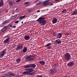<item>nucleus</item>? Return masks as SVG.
Masks as SVG:
<instances>
[{"instance_id":"nucleus-53","label":"nucleus","mask_w":77,"mask_h":77,"mask_svg":"<svg viewBox=\"0 0 77 77\" xmlns=\"http://www.w3.org/2000/svg\"><path fill=\"white\" fill-rule=\"evenodd\" d=\"M59 69H59V68H58V71H59Z\"/></svg>"},{"instance_id":"nucleus-22","label":"nucleus","mask_w":77,"mask_h":77,"mask_svg":"<svg viewBox=\"0 0 77 77\" xmlns=\"http://www.w3.org/2000/svg\"><path fill=\"white\" fill-rule=\"evenodd\" d=\"M24 4L25 6H29V5H30V4H29V2H26L24 3Z\"/></svg>"},{"instance_id":"nucleus-43","label":"nucleus","mask_w":77,"mask_h":77,"mask_svg":"<svg viewBox=\"0 0 77 77\" xmlns=\"http://www.w3.org/2000/svg\"><path fill=\"white\" fill-rule=\"evenodd\" d=\"M66 35H69V33H66Z\"/></svg>"},{"instance_id":"nucleus-10","label":"nucleus","mask_w":77,"mask_h":77,"mask_svg":"<svg viewBox=\"0 0 77 77\" xmlns=\"http://www.w3.org/2000/svg\"><path fill=\"white\" fill-rule=\"evenodd\" d=\"M53 20L52 21V23L53 24H55V23H56L57 22V19L56 18H53Z\"/></svg>"},{"instance_id":"nucleus-16","label":"nucleus","mask_w":77,"mask_h":77,"mask_svg":"<svg viewBox=\"0 0 77 77\" xmlns=\"http://www.w3.org/2000/svg\"><path fill=\"white\" fill-rule=\"evenodd\" d=\"M27 47H24L23 48V49L22 51L23 53H26V52L27 51Z\"/></svg>"},{"instance_id":"nucleus-1","label":"nucleus","mask_w":77,"mask_h":77,"mask_svg":"<svg viewBox=\"0 0 77 77\" xmlns=\"http://www.w3.org/2000/svg\"><path fill=\"white\" fill-rule=\"evenodd\" d=\"M45 18L44 17H40L37 20V21L39 23L40 25L42 26H44L47 22H46V20L45 19Z\"/></svg>"},{"instance_id":"nucleus-12","label":"nucleus","mask_w":77,"mask_h":77,"mask_svg":"<svg viewBox=\"0 0 77 77\" xmlns=\"http://www.w3.org/2000/svg\"><path fill=\"white\" fill-rule=\"evenodd\" d=\"M30 68H35L36 67V65L35 63L31 64L29 65Z\"/></svg>"},{"instance_id":"nucleus-51","label":"nucleus","mask_w":77,"mask_h":77,"mask_svg":"<svg viewBox=\"0 0 77 77\" xmlns=\"http://www.w3.org/2000/svg\"><path fill=\"white\" fill-rule=\"evenodd\" d=\"M38 1H35V3H36V2H38Z\"/></svg>"},{"instance_id":"nucleus-32","label":"nucleus","mask_w":77,"mask_h":77,"mask_svg":"<svg viewBox=\"0 0 77 77\" xmlns=\"http://www.w3.org/2000/svg\"><path fill=\"white\" fill-rule=\"evenodd\" d=\"M19 22V21H14V23L15 24H17V23H18Z\"/></svg>"},{"instance_id":"nucleus-49","label":"nucleus","mask_w":77,"mask_h":77,"mask_svg":"<svg viewBox=\"0 0 77 77\" xmlns=\"http://www.w3.org/2000/svg\"><path fill=\"white\" fill-rule=\"evenodd\" d=\"M18 10V8H17L16 10Z\"/></svg>"},{"instance_id":"nucleus-44","label":"nucleus","mask_w":77,"mask_h":77,"mask_svg":"<svg viewBox=\"0 0 77 77\" xmlns=\"http://www.w3.org/2000/svg\"><path fill=\"white\" fill-rule=\"evenodd\" d=\"M10 27H13V26H12V25H10Z\"/></svg>"},{"instance_id":"nucleus-48","label":"nucleus","mask_w":77,"mask_h":77,"mask_svg":"<svg viewBox=\"0 0 77 77\" xmlns=\"http://www.w3.org/2000/svg\"><path fill=\"white\" fill-rule=\"evenodd\" d=\"M40 12V10H38V11H37V12Z\"/></svg>"},{"instance_id":"nucleus-19","label":"nucleus","mask_w":77,"mask_h":77,"mask_svg":"<svg viewBox=\"0 0 77 77\" xmlns=\"http://www.w3.org/2000/svg\"><path fill=\"white\" fill-rule=\"evenodd\" d=\"M4 5V4L3 2V0H1L0 1V7H2Z\"/></svg>"},{"instance_id":"nucleus-26","label":"nucleus","mask_w":77,"mask_h":77,"mask_svg":"<svg viewBox=\"0 0 77 77\" xmlns=\"http://www.w3.org/2000/svg\"><path fill=\"white\" fill-rule=\"evenodd\" d=\"M42 5L43 6L44 5H47V3L46 2V0L44 1L42 3Z\"/></svg>"},{"instance_id":"nucleus-41","label":"nucleus","mask_w":77,"mask_h":77,"mask_svg":"<svg viewBox=\"0 0 77 77\" xmlns=\"http://www.w3.org/2000/svg\"><path fill=\"white\" fill-rule=\"evenodd\" d=\"M39 3L40 4V5H41L42 3V2H39Z\"/></svg>"},{"instance_id":"nucleus-17","label":"nucleus","mask_w":77,"mask_h":77,"mask_svg":"<svg viewBox=\"0 0 77 77\" xmlns=\"http://www.w3.org/2000/svg\"><path fill=\"white\" fill-rule=\"evenodd\" d=\"M10 38H8V39H6L4 42V43L6 44V43H7V42H9V41H10Z\"/></svg>"},{"instance_id":"nucleus-42","label":"nucleus","mask_w":77,"mask_h":77,"mask_svg":"<svg viewBox=\"0 0 77 77\" xmlns=\"http://www.w3.org/2000/svg\"><path fill=\"white\" fill-rule=\"evenodd\" d=\"M16 26H13V28H14V29L16 28Z\"/></svg>"},{"instance_id":"nucleus-29","label":"nucleus","mask_w":77,"mask_h":77,"mask_svg":"<svg viewBox=\"0 0 77 77\" xmlns=\"http://www.w3.org/2000/svg\"><path fill=\"white\" fill-rule=\"evenodd\" d=\"M17 15H15L14 16H13L12 17H12V19H14V18H15L17 17Z\"/></svg>"},{"instance_id":"nucleus-27","label":"nucleus","mask_w":77,"mask_h":77,"mask_svg":"<svg viewBox=\"0 0 77 77\" xmlns=\"http://www.w3.org/2000/svg\"><path fill=\"white\" fill-rule=\"evenodd\" d=\"M46 2L47 5H49L50 3V1L49 0H46Z\"/></svg>"},{"instance_id":"nucleus-18","label":"nucleus","mask_w":77,"mask_h":77,"mask_svg":"<svg viewBox=\"0 0 77 77\" xmlns=\"http://www.w3.org/2000/svg\"><path fill=\"white\" fill-rule=\"evenodd\" d=\"M55 42H56V43H57L58 44H61V41H60V39H57V40H56L55 41Z\"/></svg>"},{"instance_id":"nucleus-20","label":"nucleus","mask_w":77,"mask_h":77,"mask_svg":"<svg viewBox=\"0 0 77 77\" xmlns=\"http://www.w3.org/2000/svg\"><path fill=\"white\" fill-rule=\"evenodd\" d=\"M36 73V71H34L33 72H31L29 73V75H33L34 74H35Z\"/></svg>"},{"instance_id":"nucleus-15","label":"nucleus","mask_w":77,"mask_h":77,"mask_svg":"<svg viewBox=\"0 0 77 77\" xmlns=\"http://www.w3.org/2000/svg\"><path fill=\"white\" fill-rule=\"evenodd\" d=\"M30 36L29 35H26L24 37V38L25 40H29L30 39Z\"/></svg>"},{"instance_id":"nucleus-39","label":"nucleus","mask_w":77,"mask_h":77,"mask_svg":"<svg viewBox=\"0 0 77 77\" xmlns=\"http://www.w3.org/2000/svg\"><path fill=\"white\" fill-rule=\"evenodd\" d=\"M6 22H5V21L3 22L2 24H6Z\"/></svg>"},{"instance_id":"nucleus-21","label":"nucleus","mask_w":77,"mask_h":77,"mask_svg":"<svg viewBox=\"0 0 77 77\" xmlns=\"http://www.w3.org/2000/svg\"><path fill=\"white\" fill-rule=\"evenodd\" d=\"M9 5H14V2L13 1H9L8 2Z\"/></svg>"},{"instance_id":"nucleus-23","label":"nucleus","mask_w":77,"mask_h":77,"mask_svg":"<svg viewBox=\"0 0 77 77\" xmlns=\"http://www.w3.org/2000/svg\"><path fill=\"white\" fill-rule=\"evenodd\" d=\"M39 63H40V64H41V65H44L45 64V61H40Z\"/></svg>"},{"instance_id":"nucleus-14","label":"nucleus","mask_w":77,"mask_h":77,"mask_svg":"<svg viewBox=\"0 0 77 77\" xmlns=\"http://www.w3.org/2000/svg\"><path fill=\"white\" fill-rule=\"evenodd\" d=\"M72 15H77V9H76L74 11H73L72 13Z\"/></svg>"},{"instance_id":"nucleus-13","label":"nucleus","mask_w":77,"mask_h":77,"mask_svg":"<svg viewBox=\"0 0 77 77\" xmlns=\"http://www.w3.org/2000/svg\"><path fill=\"white\" fill-rule=\"evenodd\" d=\"M7 29H8L7 27H5L1 29L2 32H6V31L7 30Z\"/></svg>"},{"instance_id":"nucleus-24","label":"nucleus","mask_w":77,"mask_h":77,"mask_svg":"<svg viewBox=\"0 0 77 77\" xmlns=\"http://www.w3.org/2000/svg\"><path fill=\"white\" fill-rule=\"evenodd\" d=\"M25 17H26V15H25L23 16H20L19 19H20V20H21V19H23V18H25Z\"/></svg>"},{"instance_id":"nucleus-3","label":"nucleus","mask_w":77,"mask_h":77,"mask_svg":"<svg viewBox=\"0 0 77 77\" xmlns=\"http://www.w3.org/2000/svg\"><path fill=\"white\" fill-rule=\"evenodd\" d=\"M71 55L67 53L65 54L64 58L66 60L69 61L71 59Z\"/></svg>"},{"instance_id":"nucleus-45","label":"nucleus","mask_w":77,"mask_h":77,"mask_svg":"<svg viewBox=\"0 0 77 77\" xmlns=\"http://www.w3.org/2000/svg\"><path fill=\"white\" fill-rule=\"evenodd\" d=\"M0 77H6L5 76H1Z\"/></svg>"},{"instance_id":"nucleus-54","label":"nucleus","mask_w":77,"mask_h":77,"mask_svg":"<svg viewBox=\"0 0 77 77\" xmlns=\"http://www.w3.org/2000/svg\"><path fill=\"white\" fill-rule=\"evenodd\" d=\"M21 23H22V24H23V22H22Z\"/></svg>"},{"instance_id":"nucleus-4","label":"nucleus","mask_w":77,"mask_h":77,"mask_svg":"<svg viewBox=\"0 0 77 77\" xmlns=\"http://www.w3.org/2000/svg\"><path fill=\"white\" fill-rule=\"evenodd\" d=\"M35 57L32 56V55H30L28 56L25 58L26 60H28L29 61H32L34 60Z\"/></svg>"},{"instance_id":"nucleus-46","label":"nucleus","mask_w":77,"mask_h":77,"mask_svg":"<svg viewBox=\"0 0 77 77\" xmlns=\"http://www.w3.org/2000/svg\"><path fill=\"white\" fill-rule=\"evenodd\" d=\"M13 10H15V7H13Z\"/></svg>"},{"instance_id":"nucleus-31","label":"nucleus","mask_w":77,"mask_h":77,"mask_svg":"<svg viewBox=\"0 0 77 77\" xmlns=\"http://www.w3.org/2000/svg\"><path fill=\"white\" fill-rule=\"evenodd\" d=\"M65 11H66V9H63L62 11V13H64Z\"/></svg>"},{"instance_id":"nucleus-11","label":"nucleus","mask_w":77,"mask_h":77,"mask_svg":"<svg viewBox=\"0 0 77 77\" xmlns=\"http://www.w3.org/2000/svg\"><path fill=\"white\" fill-rule=\"evenodd\" d=\"M57 38H62V34L61 33H58L57 34Z\"/></svg>"},{"instance_id":"nucleus-40","label":"nucleus","mask_w":77,"mask_h":77,"mask_svg":"<svg viewBox=\"0 0 77 77\" xmlns=\"http://www.w3.org/2000/svg\"><path fill=\"white\" fill-rule=\"evenodd\" d=\"M16 11H15L16 12H19L20 11L18 10H15Z\"/></svg>"},{"instance_id":"nucleus-8","label":"nucleus","mask_w":77,"mask_h":77,"mask_svg":"<svg viewBox=\"0 0 77 77\" xmlns=\"http://www.w3.org/2000/svg\"><path fill=\"white\" fill-rule=\"evenodd\" d=\"M74 65V63L72 61L71 62H69L67 64V66L70 67Z\"/></svg>"},{"instance_id":"nucleus-34","label":"nucleus","mask_w":77,"mask_h":77,"mask_svg":"<svg viewBox=\"0 0 77 77\" xmlns=\"http://www.w3.org/2000/svg\"><path fill=\"white\" fill-rule=\"evenodd\" d=\"M30 75V72H29L28 71H27V73H26V75Z\"/></svg>"},{"instance_id":"nucleus-33","label":"nucleus","mask_w":77,"mask_h":77,"mask_svg":"<svg viewBox=\"0 0 77 77\" xmlns=\"http://www.w3.org/2000/svg\"><path fill=\"white\" fill-rule=\"evenodd\" d=\"M27 72V71H25L23 72V74H26Z\"/></svg>"},{"instance_id":"nucleus-2","label":"nucleus","mask_w":77,"mask_h":77,"mask_svg":"<svg viewBox=\"0 0 77 77\" xmlns=\"http://www.w3.org/2000/svg\"><path fill=\"white\" fill-rule=\"evenodd\" d=\"M57 65L56 64H54L52 66L53 69H50V72L51 74H53L54 72H56L57 71Z\"/></svg>"},{"instance_id":"nucleus-9","label":"nucleus","mask_w":77,"mask_h":77,"mask_svg":"<svg viewBox=\"0 0 77 77\" xmlns=\"http://www.w3.org/2000/svg\"><path fill=\"white\" fill-rule=\"evenodd\" d=\"M26 71H27L29 72H33V71H34V70H33V69L31 68L26 69Z\"/></svg>"},{"instance_id":"nucleus-47","label":"nucleus","mask_w":77,"mask_h":77,"mask_svg":"<svg viewBox=\"0 0 77 77\" xmlns=\"http://www.w3.org/2000/svg\"><path fill=\"white\" fill-rule=\"evenodd\" d=\"M40 5V4H39V3H38L37 4V5Z\"/></svg>"},{"instance_id":"nucleus-5","label":"nucleus","mask_w":77,"mask_h":77,"mask_svg":"<svg viewBox=\"0 0 77 77\" xmlns=\"http://www.w3.org/2000/svg\"><path fill=\"white\" fill-rule=\"evenodd\" d=\"M5 75L7 77H14L15 76V74L12 73H10L8 74H5Z\"/></svg>"},{"instance_id":"nucleus-35","label":"nucleus","mask_w":77,"mask_h":77,"mask_svg":"<svg viewBox=\"0 0 77 77\" xmlns=\"http://www.w3.org/2000/svg\"><path fill=\"white\" fill-rule=\"evenodd\" d=\"M32 11H33V10L31 9L29 10L28 11L29 12H32Z\"/></svg>"},{"instance_id":"nucleus-7","label":"nucleus","mask_w":77,"mask_h":77,"mask_svg":"<svg viewBox=\"0 0 77 77\" xmlns=\"http://www.w3.org/2000/svg\"><path fill=\"white\" fill-rule=\"evenodd\" d=\"M6 49H4L3 51L1 52L0 54V57H2L4 56V55L5 53H6Z\"/></svg>"},{"instance_id":"nucleus-25","label":"nucleus","mask_w":77,"mask_h":77,"mask_svg":"<svg viewBox=\"0 0 77 77\" xmlns=\"http://www.w3.org/2000/svg\"><path fill=\"white\" fill-rule=\"evenodd\" d=\"M21 61V58H18L17 59H16V61L17 62V63H20V62Z\"/></svg>"},{"instance_id":"nucleus-30","label":"nucleus","mask_w":77,"mask_h":77,"mask_svg":"<svg viewBox=\"0 0 77 77\" xmlns=\"http://www.w3.org/2000/svg\"><path fill=\"white\" fill-rule=\"evenodd\" d=\"M51 44V43H49L46 46V47H48V46H50V45Z\"/></svg>"},{"instance_id":"nucleus-36","label":"nucleus","mask_w":77,"mask_h":77,"mask_svg":"<svg viewBox=\"0 0 77 77\" xmlns=\"http://www.w3.org/2000/svg\"><path fill=\"white\" fill-rule=\"evenodd\" d=\"M9 21V20H7L5 21V23H8Z\"/></svg>"},{"instance_id":"nucleus-28","label":"nucleus","mask_w":77,"mask_h":77,"mask_svg":"<svg viewBox=\"0 0 77 77\" xmlns=\"http://www.w3.org/2000/svg\"><path fill=\"white\" fill-rule=\"evenodd\" d=\"M24 67L25 68H30V65H29L24 66Z\"/></svg>"},{"instance_id":"nucleus-52","label":"nucleus","mask_w":77,"mask_h":77,"mask_svg":"<svg viewBox=\"0 0 77 77\" xmlns=\"http://www.w3.org/2000/svg\"><path fill=\"white\" fill-rule=\"evenodd\" d=\"M50 5H53V4L52 3H51Z\"/></svg>"},{"instance_id":"nucleus-50","label":"nucleus","mask_w":77,"mask_h":77,"mask_svg":"<svg viewBox=\"0 0 77 77\" xmlns=\"http://www.w3.org/2000/svg\"><path fill=\"white\" fill-rule=\"evenodd\" d=\"M2 12V11L0 10V12Z\"/></svg>"},{"instance_id":"nucleus-37","label":"nucleus","mask_w":77,"mask_h":77,"mask_svg":"<svg viewBox=\"0 0 77 77\" xmlns=\"http://www.w3.org/2000/svg\"><path fill=\"white\" fill-rule=\"evenodd\" d=\"M48 48V49H51V46H48V48Z\"/></svg>"},{"instance_id":"nucleus-6","label":"nucleus","mask_w":77,"mask_h":77,"mask_svg":"<svg viewBox=\"0 0 77 77\" xmlns=\"http://www.w3.org/2000/svg\"><path fill=\"white\" fill-rule=\"evenodd\" d=\"M23 48V45H18L16 48V50L17 51H19L20 50H22Z\"/></svg>"},{"instance_id":"nucleus-38","label":"nucleus","mask_w":77,"mask_h":77,"mask_svg":"<svg viewBox=\"0 0 77 77\" xmlns=\"http://www.w3.org/2000/svg\"><path fill=\"white\" fill-rule=\"evenodd\" d=\"M21 1V0H17L16 1V3H18L19 2H20Z\"/></svg>"}]
</instances>
